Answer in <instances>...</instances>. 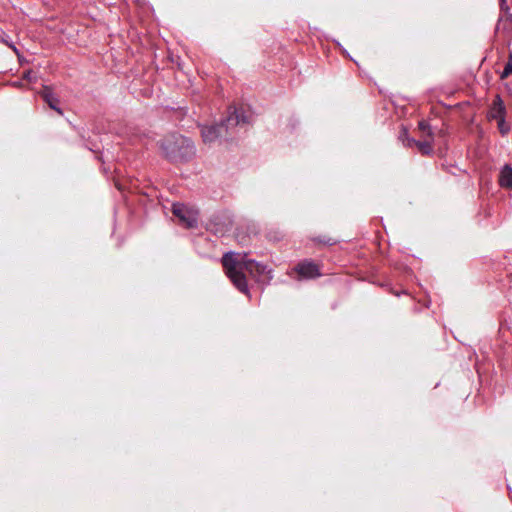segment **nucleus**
<instances>
[{
    "instance_id": "obj_1",
    "label": "nucleus",
    "mask_w": 512,
    "mask_h": 512,
    "mask_svg": "<svg viewBox=\"0 0 512 512\" xmlns=\"http://www.w3.org/2000/svg\"><path fill=\"white\" fill-rule=\"evenodd\" d=\"M222 264L226 274L235 287L248 295V286L243 271H247L257 281L270 278V271L265 265L246 258V254L228 252L222 257Z\"/></svg>"
},
{
    "instance_id": "obj_2",
    "label": "nucleus",
    "mask_w": 512,
    "mask_h": 512,
    "mask_svg": "<svg viewBox=\"0 0 512 512\" xmlns=\"http://www.w3.org/2000/svg\"><path fill=\"white\" fill-rule=\"evenodd\" d=\"M249 118L245 115L243 109L233 108L229 112L226 120L218 125L213 126H202L201 135L205 143H211L218 137L223 135V131L227 133L230 129H233L241 124L248 123Z\"/></svg>"
},
{
    "instance_id": "obj_3",
    "label": "nucleus",
    "mask_w": 512,
    "mask_h": 512,
    "mask_svg": "<svg viewBox=\"0 0 512 512\" xmlns=\"http://www.w3.org/2000/svg\"><path fill=\"white\" fill-rule=\"evenodd\" d=\"M184 147H190V141L182 136L171 135L161 142V149L167 157H176Z\"/></svg>"
},
{
    "instance_id": "obj_4",
    "label": "nucleus",
    "mask_w": 512,
    "mask_h": 512,
    "mask_svg": "<svg viewBox=\"0 0 512 512\" xmlns=\"http://www.w3.org/2000/svg\"><path fill=\"white\" fill-rule=\"evenodd\" d=\"M173 214L179 218L180 222L187 228H193L198 222V212L184 204L176 203L172 207Z\"/></svg>"
},
{
    "instance_id": "obj_5",
    "label": "nucleus",
    "mask_w": 512,
    "mask_h": 512,
    "mask_svg": "<svg viewBox=\"0 0 512 512\" xmlns=\"http://www.w3.org/2000/svg\"><path fill=\"white\" fill-rule=\"evenodd\" d=\"M295 271L299 274L301 278L311 279L316 278L321 275L319 266L309 260H305L300 262L296 267Z\"/></svg>"
},
{
    "instance_id": "obj_6",
    "label": "nucleus",
    "mask_w": 512,
    "mask_h": 512,
    "mask_svg": "<svg viewBox=\"0 0 512 512\" xmlns=\"http://www.w3.org/2000/svg\"><path fill=\"white\" fill-rule=\"evenodd\" d=\"M41 96L51 109L55 110L60 115L63 114V111L58 105L59 99L56 97V95L53 93L52 89L49 86L43 87L41 91Z\"/></svg>"
},
{
    "instance_id": "obj_7",
    "label": "nucleus",
    "mask_w": 512,
    "mask_h": 512,
    "mask_svg": "<svg viewBox=\"0 0 512 512\" xmlns=\"http://www.w3.org/2000/svg\"><path fill=\"white\" fill-rule=\"evenodd\" d=\"M506 115V109L505 105L499 95L496 96V98L493 101L492 107L489 111V117L491 119L499 120L501 118H505Z\"/></svg>"
},
{
    "instance_id": "obj_8",
    "label": "nucleus",
    "mask_w": 512,
    "mask_h": 512,
    "mask_svg": "<svg viewBox=\"0 0 512 512\" xmlns=\"http://www.w3.org/2000/svg\"><path fill=\"white\" fill-rule=\"evenodd\" d=\"M499 184L501 187L512 188V168L509 165H505L499 176Z\"/></svg>"
},
{
    "instance_id": "obj_9",
    "label": "nucleus",
    "mask_w": 512,
    "mask_h": 512,
    "mask_svg": "<svg viewBox=\"0 0 512 512\" xmlns=\"http://www.w3.org/2000/svg\"><path fill=\"white\" fill-rule=\"evenodd\" d=\"M415 145L418 147L422 154H430L432 152V140H424L415 142Z\"/></svg>"
},
{
    "instance_id": "obj_10",
    "label": "nucleus",
    "mask_w": 512,
    "mask_h": 512,
    "mask_svg": "<svg viewBox=\"0 0 512 512\" xmlns=\"http://www.w3.org/2000/svg\"><path fill=\"white\" fill-rule=\"evenodd\" d=\"M512 74V54L509 56L508 62L506 63L504 70L501 73V79H504Z\"/></svg>"
},
{
    "instance_id": "obj_11",
    "label": "nucleus",
    "mask_w": 512,
    "mask_h": 512,
    "mask_svg": "<svg viewBox=\"0 0 512 512\" xmlns=\"http://www.w3.org/2000/svg\"><path fill=\"white\" fill-rule=\"evenodd\" d=\"M497 122H498V128H499L501 134L505 135L506 133L509 132L510 127H509V125L506 124L505 118H501V119L497 120Z\"/></svg>"
},
{
    "instance_id": "obj_12",
    "label": "nucleus",
    "mask_w": 512,
    "mask_h": 512,
    "mask_svg": "<svg viewBox=\"0 0 512 512\" xmlns=\"http://www.w3.org/2000/svg\"><path fill=\"white\" fill-rule=\"evenodd\" d=\"M419 129L424 132V133H427V135L432 138V131H431V128L430 126L428 125V123H426L425 121H421L419 122Z\"/></svg>"
},
{
    "instance_id": "obj_13",
    "label": "nucleus",
    "mask_w": 512,
    "mask_h": 512,
    "mask_svg": "<svg viewBox=\"0 0 512 512\" xmlns=\"http://www.w3.org/2000/svg\"><path fill=\"white\" fill-rule=\"evenodd\" d=\"M415 142H417V141L412 138H409L408 136L404 140V144L406 146H411V145L415 144Z\"/></svg>"
},
{
    "instance_id": "obj_14",
    "label": "nucleus",
    "mask_w": 512,
    "mask_h": 512,
    "mask_svg": "<svg viewBox=\"0 0 512 512\" xmlns=\"http://www.w3.org/2000/svg\"><path fill=\"white\" fill-rule=\"evenodd\" d=\"M24 77L28 80H31V72L29 71V72L25 73Z\"/></svg>"
},
{
    "instance_id": "obj_15",
    "label": "nucleus",
    "mask_w": 512,
    "mask_h": 512,
    "mask_svg": "<svg viewBox=\"0 0 512 512\" xmlns=\"http://www.w3.org/2000/svg\"><path fill=\"white\" fill-rule=\"evenodd\" d=\"M9 46L14 50V52L18 53L17 48L13 44H9Z\"/></svg>"
}]
</instances>
